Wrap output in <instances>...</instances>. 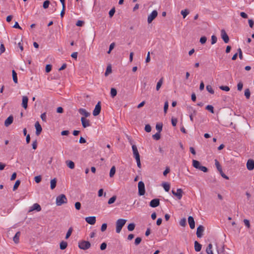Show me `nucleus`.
Returning a JSON list of instances; mask_svg holds the SVG:
<instances>
[{
    "label": "nucleus",
    "mask_w": 254,
    "mask_h": 254,
    "mask_svg": "<svg viewBox=\"0 0 254 254\" xmlns=\"http://www.w3.org/2000/svg\"><path fill=\"white\" fill-rule=\"evenodd\" d=\"M12 78H13V80L14 82L15 83H17V73L14 70H12Z\"/></svg>",
    "instance_id": "c85d7f7f"
},
{
    "label": "nucleus",
    "mask_w": 254,
    "mask_h": 254,
    "mask_svg": "<svg viewBox=\"0 0 254 254\" xmlns=\"http://www.w3.org/2000/svg\"><path fill=\"white\" fill-rule=\"evenodd\" d=\"M106 247H107V244L105 242L103 243L102 244H101V246H100V249L101 250L103 251V250H104L106 249Z\"/></svg>",
    "instance_id": "69168bd1"
},
{
    "label": "nucleus",
    "mask_w": 254,
    "mask_h": 254,
    "mask_svg": "<svg viewBox=\"0 0 254 254\" xmlns=\"http://www.w3.org/2000/svg\"><path fill=\"white\" fill-rule=\"evenodd\" d=\"M212 245L211 244H209L206 249V252L207 254H213V251H212Z\"/></svg>",
    "instance_id": "393cba45"
},
{
    "label": "nucleus",
    "mask_w": 254,
    "mask_h": 254,
    "mask_svg": "<svg viewBox=\"0 0 254 254\" xmlns=\"http://www.w3.org/2000/svg\"><path fill=\"white\" fill-rule=\"evenodd\" d=\"M81 122L82 127L84 128L90 126V121L89 120L86 119L84 117H81Z\"/></svg>",
    "instance_id": "4468645a"
},
{
    "label": "nucleus",
    "mask_w": 254,
    "mask_h": 254,
    "mask_svg": "<svg viewBox=\"0 0 254 254\" xmlns=\"http://www.w3.org/2000/svg\"><path fill=\"white\" fill-rule=\"evenodd\" d=\"M160 204V200L158 198H155L151 200L149 205L152 207H156Z\"/></svg>",
    "instance_id": "ddd939ff"
},
{
    "label": "nucleus",
    "mask_w": 254,
    "mask_h": 254,
    "mask_svg": "<svg viewBox=\"0 0 254 254\" xmlns=\"http://www.w3.org/2000/svg\"><path fill=\"white\" fill-rule=\"evenodd\" d=\"M180 225L181 226L185 227L186 225V218L182 219L180 221Z\"/></svg>",
    "instance_id": "de8ad7c7"
},
{
    "label": "nucleus",
    "mask_w": 254,
    "mask_h": 254,
    "mask_svg": "<svg viewBox=\"0 0 254 254\" xmlns=\"http://www.w3.org/2000/svg\"><path fill=\"white\" fill-rule=\"evenodd\" d=\"M206 110L209 111L211 113H214V108L213 107L212 105H207L206 108Z\"/></svg>",
    "instance_id": "37998d69"
},
{
    "label": "nucleus",
    "mask_w": 254,
    "mask_h": 254,
    "mask_svg": "<svg viewBox=\"0 0 254 254\" xmlns=\"http://www.w3.org/2000/svg\"><path fill=\"white\" fill-rule=\"evenodd\" d=\"M127 220L124 219H119L116 222V231L117 233H120L122 228L125 225Z\"/></svg>",
    "instance_id": "f03ea898"
},
{
    "label": "nucleus",
    "mask_w": 254,
    "mask_h": 254,
    "mask_svg": "<svg viewBox=\"0 0 254 254\" xmlns=\"http://www.w3.org/2000/svg\"><path fill=\"white\" fill-rule=\"evenodd\" d=\"M28 101V98L27 96H24L22 97V106L25 109H26L27 108Z\"/></svg>",
    "instance_id": "412c9836"
},
{
    "label": "nucleus",
    "mask_w": 254,
    "mask_h": 254,
    "mask_svg": "<svg viewBox=\"0 0 254 254\" xmlns=\"http://www.w3.org/2000/svg\"><path fill=\"white\" fill-rule=\"evenodd\" d=\"M138 194L143 195L145 192L144 184L142 181L139 182L138 184Z\"/></svg>",
    "instance_id": "423d86ee"
},
{
    "label": "nucleus",
    "mask_w": 254,
    "mask_h": 254,
    "mask_svg": "<svg viewBox=\"0 0 254 254\" xmlns=\"http://www.w3.org/2000/svg\"><path fill=\"white\" fill-rule=\"evenodd\" d=\"M243 83L242 81H240L237 84V89L239 91H241L243 89Z\"/></svg>",
    "instance_id": "49530a36"
},
{
    "label": "nucleus",
    "mask_w": 254,
    "mask_h": 254,
    "mask_svg": "<svg viewBox=\"0 0 254 254\" xmlns=\"http://www.w3.org/2000/svg\"><path fill=\"white\" fill-rule=\"evenodd\" d=\"M91 244L89 242L81 241L78 243V247L80 249L86 250L90 248Z\"/></svg>",
    "instance_id": "39448f33"
},
{
    "label": "nucleus",
    "mask_w": 254,
    "mask_h": 254,
    "mask_svg": "<svg viewBox=\"0 0 254 254\" xmlns=\"http://www.w3.org/2000/svg\"><path fill=\"white\" fill-rule=\"evenodd\" d=\"M168 102L167 101L165 102L164 106V111L165 114L167 113V110L168 109Z\"/></svg>",
    "instance_id": "052dcab7"
},
{
    "label": "nucleus",
    "mask_w": 254,
    "mask_h": 254,
    "mask_svg": "<svg viewBox=\"0 0 254 254\" xmlns=\"http://www.w3.org/2000/svg\"><path fill=\"white\" fill-rule=\"evenodd\" d=\"M49 4H50V1L49 0H45L44 2L43 5L44 8H45V9L47 8L49 6Z\"/></svg>",
    "instance_id": "09e8293b"
},
{
    "label": "nucleus",
    "mask_w": 254,
    "mask_h": 254,
    "mask_svg": "<svg viewBox=\"0 0 254 254\" xmlns=\"http://www.w3.org/2000/svg\"><path fill=\"white\" fill-rule=\"evenodd\" d=\"M107 225L106 223H103L102 226H101V231L102 232H104L106 229H107Z\"/></svg>",
    "instance_id": "680f3d73"
},
{
    "label": "nucleus",
    "mask_w": 254,
    "mask_h": 254,
    "mask_svg": "<svg viewBox=\"0 0 254 254\" xmlns=\"http://www.w3.org/2000/svg\"><path fill=\"white\" fill-rule=\"evenodd\" d=\"M67 243L66 242L62 241L60 245V248L61 250H64L66 248Z\"/></svg>",
    "instance_id": "bb28decb"
},
{
    "label": "nucleus",
    "mask_w": 254,
    "mask_h": 254,
    "mask_svg": "<svg viewBox=\"0 0 254 254\" xmlns=\"http://www.w3.org/2000/svg\"><path fill=\"white\" fill-rule=\"evenodd\" d=\"M220 88L225 91H229L230 90V88L227 86H221Z\"/></svg>",
    "instance_id": "13d9d810"
},
{
    "label": "nucleus",
    "mask_w": 254,
    "mask_h": 254,
    "mask_svg": "<svg viewBox=\"0 0 254 254\" xmlns=\"http://www.w3.org/2000/svg\"><path fill=\"white\" fill-rule=\"evenodd\" d=\"M238 54H239V58L241 59V60H242L243 59V54H242V50L241 49V48H239L238 49Z\"/></svg>",
    "instance_id": "774afa93"
},
{
    "label": "nucleus",
    "mask_w": 254,
    "mask_h": 254,
    "mask_svg": "<svg viewBox=\"0 0 254 254\" xmlns=\"http://www.w3.org/2000/svg\"><path fill=\"white\" fill-rule=\"evenodd\" d=\"M35 127L36 128V134L37 135H39L42 130L41 126L38 122H36L35 124Z\"/></svg>",
    "instance_id": "dca6fc26"
},
{
    "label": "nucleus",
    "mask_w": 254,
    "mask_h": 254,
    "mask_svg": "<svg viewBox=\"0 0 254 254\" xmlns=\"http://www.w3.org/2000/svg\"><path fill=\"white\" fill-rule=\"evenodd\" d=\"M67 203V198L64 194H61L56 198V204L58 206H61L62 204Z\"/></svg>",
    "instance_id": "7ed1b4c3"
},
{
    "label": "nucleus",
    "mask_w": 254,
    "mask_h": 254,
    "mask_svg": "<svg viewBox=\"0 0 254 254\" xmlns=\"http://www.w3.org/2000/svg\"><path fill=\"white\" fill-rule=\"evenodd\" d=\"M115 173H116V168L114 166H113L111 168L110 171V177L111 178L113 177L114 176Z\"/></svg>",
    "instance_id": "473e14b6"
},
{
    "label": "nucleus",
    "mask_w": 254,
    "mask_h": 254,
    "mask_svg": "<svg viewBox=\"0 0 254 254\" xmlns=\"http://www.w3.org/2000/svg\"><path fill=\"white\" fill-rule=\"evenodd\" d=\"M42 177L40 175L35 177L34 180L36 183H39L41 181Z\"/></svg>",
    "instance_id": "8fccbe9b"
},
{
    "label": "nucleus",
    "mask_w": 254,
    "mask_h": 254,
    "mask_svg": "<svg viewBox=\"0 0 254 254\" xmlns=\"http://www.w3.org/2000/svg\"><path fill=\"white\" fill-rule=\"evenodd\" d=\"M52 69V65L51 64H47L46 66V72H49Z\"/></svg>",
    "instance_id": "bf43d9fd"
},
{
    "label": "nucleus",
    "mask_w": 254,
    "mask_h": 254,
    "mask_svg": "<svg viewBox=\"0 0 254 254\" xmlns=\"http://www.w3.org/2000/svg\"><path fill=\"white\" fill-rule=\"evenodd\" d=\"M251 92L249 89H246L245 91V96L247 99H249L250 97Z\"/></svg>",
    "instance_id": "4c0bfd02"
},
{
    "label": "nucleus",
    "mask_w": 254,
    "mask_h": 254,
    "mask_svg": "<svg viewBox=\"0 0 254 254\" xmlns=\"http://www.w3.org/2000/svg\"><path fill=\"white\" fill-rule=\"evenodd\" d=\"M158 12L157 10H153L148 16L147 22L148 23H151L152 21L157 16Z\"/></svg>",
    "instance_id": "6e6552de"
},
{
    "label": "nucleus",
    "mask_w": 254,
    "mask_h": 254,
    "mask_svg": "<svg viewBox=\"0 0 254 254\" xmlns=\"http://www.w3.org/2000/svg\"><path fill=\"white\" fill-rule=\"evenodd\" d=\"M72 232V228L71 227L69 228L68 230L66 236H65V239H67L71 235Z\"/></svg>",
    "instance_id": "58836bf2"
},
{
    "label": "nucleus",
    "mask_w": 254,
    "mask_h": 254,
    "mask_svg": "<svg viewBox=\"0 0 254 254\" xmlns=\"http://www.w3.org/2000/svg\"><path fill=\"white\" fill-rule=\"evenodd\" d=\"M112 72V68L111 65H108L106 68V72L105 73V75L106 76H108L109 73Z\"/></svg>",
    "instance_id": "c9c22d12"
},
{
    "label": "nucleus",
    "mask_w": 254,
    "mask_h": 254,
    "mask_svg": "<svg viewBox=\"0 0 254 254\" xmlns=\"http://www.w3.org/2000/svg\"><path fill=\"white\" fill-rule=\"evenodd\" d=\"M144 129L147 132H149L151 130V127L149 125H145Z\"/></svg>",
    "instance_id": "6e6d98bb"
},
{
    "label": "nucleus",
    "mask_w": 254,
    "mask_h": 254,
    "mask_svg": "<svg viewBox=\"0 0 254 254\" xmlns=\"http://www.w3.org/2000/svg\"><path fill=\"white\" fill-rule=\"evenodd\" d=\"M101 110V102L99 101L95 106V107L93 111V115L94 116H97L99 115Z\"/></svg>",
    "instance_id": "1a4fd4ad"
},
{
    "label": "nucleus",
    "mask_w": 254,
    "mask_h": 254,
    "mask_svg": "<svg viewBox=\"0 0 254 254\" xmlns=\"http://www.w3.org/2000/svg\"><path fill=\"white\" fill-rule=\"evenodd\" d=\"M162 186L164 188L166 191H169L170 189V185L167 183H164L162 184Z\"/></svg>",
    "instance_id": "7c9ffc66"
},
{
    "label": "nucleus",
    "mask_w": 254,
    "mask_h": 254,
    "mask_svg": "<svg viewBox=\"0 0 254 254\" xmlns=\"http://www.w3.org/2000/svg\"><path fill=\"white\" fill-rule=\"evenodd\" d=\"M34 210H36L37 212H39L41 210V206L37 203H34L32 206H31L28 210V212H31Z\"/></svg>",
    "instance_id": "9d476101"
},
{
    "label": "nucleus",
    "mask_w": 254,
    "mask_h": 254,
    "mask_svg": "<svg viewBox=\"0 0 254 254\" xmlns=\"http://www.w3.org/2000/svg\"><path fill=\"white\" fill-rule=\"evenodd\" d=\"M57 180L56 178L51 180V189L52 190L54 189L56 186Z\"/></svg>",
    "instance_id": "cd10ccee"
},
{
    "label": "nucleus",
    "mask_w": 254,
    "mask_h": 254,
    "mask_svg": "<svg viewBox=\"0 0 254 254\" xmlns=\"http://www.w3.org/2000/svg\"><path fill=\"white\" fill-rule=\"evenodd\" d=\"M132 151H133V156L135 157V160L136 161L137 165L138 167L141 168L140 155H139V152L138 151L136 146L135 145H133L132 146Z\"/></svg>",
    "instance_id": "f257e3e1"
},
{
    "label": "nucleus",
    "mask_w": 254,
    "mask_h": 254,
    "mask_svg": "<svg viewBox=\"0 0 254 254\" xmlns=\"http://www.w3.org/2000/svg\"><path fill=\"white\" fill-rule=\"evenodd\" d=\"M188 222L191 229L195 227V222L192 216H189L188 218Z\"/></svg>",
    "instance_id": "aec40b11"
},
{
    "label": "nucleus",
    "mask_w": 254,
    "mask_h": 254,
    "mask_svg": "<svg viewBox=\"0 0 254 254\" xmlns=\"http://www.w3.org/2000/svg\"><path fill=\"white\" fill-rule=\"evenodd\" d=\"M217 37L215 35H212L211 36V44L213 45L217 42Z\"/></svg>",
    "instance_id": "603ef678"
},
{
    "label": "nucleus",
    "mask_w": 254,
    "mask_h": 254,
    "mask_svg": "<svg viewBox=\"0 0 254 254\" xmlns=\"http://www.w3.org/2000/svg\"><path fill=\"white\" fill-rule=\"evenodd\" d=\"M202 246L197 241L194 242V250L196 252H199L201 249Z\"/></svg>",
    "instance_id": "5701e85b"
},
{
    "label": "nucleus",
    "mask_w": 254,
    "mask_h": 254,
    "mask_svg": "<svg viewBox=\"0 0 254 254\" xmlns=\"http://www.w3.org/2000/svg\"><path fill=\"white\" fill-rule=\"evenodd\" d=\"M171 122H172V126L174 127H175L178 122V120L177 118H172Z\"/></svg>",
    "instance_id": "3c124183"
},
{
    "label": "nucleus",
    "mask_w": 254,
    "mask_h": 254,
    "mask_svg": "<svg viewBox=\"0 0 254 254\" xmlns=\"http://www.w3.org/2000/svg\"><path fill=\"white\" fill-rule=\"evenodd\" d=\"M66 164L67 166L71 169H73L75 167L74 163L73 161L70 160H67L66 161Z\"/></svg>",
    "instance_id": "b1692460"
},
{
    "label": "nucleus",
    "mask_w": 254,
    "mask_h": 254,
    "mask_svg": "<svg viewBox=\"0 0 254 254\" xmlns=\"http://www.w3.org/2000/svg\"><path fill=\"white\" fill-rule=\"evenodd\" d=\"M85 221L89 224L94 225L96 222L95 216H89L85 218Z\"/></svg>",
    "instance_id": "f3484780"
},
{
    "label": "nucleus",
    "mask_w": 254,
    "mask_h": 254,
    "mask_svg": "<svg viewBox=\"0 0 254 254\" xmlns=\"http://www.w3.org/2000/svg\"><path fill=\"white\" fill-rule=\"evenodd\" d=\"M215 165L219 172H222V167L217 159L215 160Z\"/></svg>",
    "instance_id": "c756f323"
},
{
    "label": "nucleus",
    "mask_w": 254,
    "mask_h": 254,
    "mask_svg": "<svg viewBox=\"0 0 254 254\" xmlns=\"http://www.w3.org/2000/svg\"><path fill=\"white\" fill-rule=\"evenodd\" d=\"M206 40H207L206 37L205 36H202L200 39V42L202 44H204L206 43Z\"/></svg>",
    "instance_id": "5fc2aeb1"
},
{
    "label": "nucleus",
    "mask_w": 254,
    "mask_h": 254,
    "mask_svg": "<svg viewBox=\"0 0 254 254\" xmlns=\"http://www.w3.org/2000/svg\"><path fill=\"white\" fill-rule=\"evenodd\" d=\"M172 194L175 195L178 199H181L182 198L183 194V191L181 189H178L177 191L174 189L172 190Z\"/></svg>",
    "instance_id": "0eeeda50"
},
{
    "label": "nucleus",
    "mask_w": 254,
    "mask_h": 254,
    "mask_svg": "<svg viewBox=\"0 0 254 254\" xmlns=\"http://www.w3.org/2000/svg\"><path fill=\"white\" fill-rule=\"evenodd\" d=\"M141 241V238L140 237H137L135 239L134 244L137 246L140 243Z\"/></svg>",
    "instance_id": "864d4df0"
},
{
    "label": "nucleus",
    "mask_w": 254,
    "mask_h": 254,
    "mask_svg": "<svg viewBox=\"0 0 254 254\" xmlns=\"http://www.w3.org/2000/svg\"><path fill=\"white\" fill-rule=\"evenodd\" d=\"M206 90L211 94H214V91L211 85H208L206 87Z\"/></svg>",
    "instance_id": "79ce46f5"
},
{
    "label": "nucleus",
    "mask_w": 254,
    "mask_h": 254,
    "mask_svg": "<svg viewBox=\"0 0 254 254\" xmlns=\"http://www.w3.org/2000/svg\"><path fill=\"white\" fill-rule=\"evenodd\" d=\"M181 14L183 16V18H185L189 13V11L187 9L183 10L181 11Z\"/></svg>",
    "instance_id": "a19ab883"
},
{
    "label": "nucleus",
    "mask_w": 254,
    "mask_h": 254,
    "mask_svg": "<svg viewBox=\"0 0 254 254\" xmlns=\"http://www.w3.org/2000/svg\"><path fill=\"white\" fill-rule=\"evenodd\" d=\"M117 92L115 88H112L111 89V96L112 97H114L117 95Z\"/></svg>",
    "instance_id": "e433bc0d"
},
{
    "label": "nucleus",
    "mask_w": 254,
    "mask_h": 254,
    "mask_svg": "<svg viewBox=\"0 0 254 254\" xmlns=\"http://www.w3.org/2000/svg\"><path fill=\"white\" fill-rule=\"evenodd\" d=\"M116 11L115 7H113L109 11V15L110 18L112 17Z\"/></svg>",
    "instance_id": "ea45409f"
},
{
    "label": "nucleus",
    "mask_w": 254,
    "mask_h": 254,
    "mask_svg": "<svg viewBox=\"0 0 254 254\" xmlns=\"http://www.w3.org/2000/svg\"><path fill=\"white\" fill-rule=\"evenodd\" d=\"M41 118L42 119V120L45 122H46L47 121L46 120V113H44L43 114H41Z\"/></svg>",
    "instance_id": "e2e57ef3"
},
{
    "label": "nucleus",
    "mask_w": 254,
    "mask_h": 254,
    "mask_svg": "<svg viewBox=\"0 0 254 254\" xmlns=\"http://www.w3.org/2000/svg\"><path fill=\"white\" fill-rule=\"evenodd\" d=\"M160 132H157L155 134L153 135L152 137H153V139H154L156 140H159L160 138Z\"/></svg>",
    "instance_id": "c03bdc74"
},
{
    "label": "nucleus",
    "mask_w": 254,
    "mask_h": 254,
    "mask_svg": "<svg viewBox=\"0 0 254 254\" xmlns=\"http://www.w3.org/2000/svg\"><path fill=\"white\" fill-rule=\"evenodd\" d=\"M116 199H117V196L116 195L112 196L108 200V203L109 204H111L114 203L115 201H116Z\"/></svg>",
    "instance_id": "72a5a7b5"
},
{
    "label": "nucleus",
    "mask_w": 254,
    "mask_h": 254,
    "mask_svg": "<svg viewBox=\"0 0 254 254\" xmlns=\"http://www.w3.org/2000/svg\"><path fill=\"white\" fill-rule=\"evenodd\" d=\"M192 166L194 168L202 171L203 172L206 173L208 172V169L205 166H201L200 165V163L198 161L193 160Z\"/></svg>",
    "instance_id": "20e7f679"
},
{
    "label": "nucleus",
    "mask_w": 254,
    "mask_h": 254,
    "mask_svg": "<svg viewBox=\"0 0 254 254\" xmlns=\"http://www.w3.org/2000/svg\"><path fill=\"white\" fill-rule=\"evenodd\" d=\"M13 121V118L12 116H9L4 122V126L5 127H8L10 125H11Z\"/></svg>",
    "instance_id": "6ab92c4d"
},
{
    "label": "nucleus",
    "mask_w": 254,
    "mask_h": 254,
    "mask_svg": "<svg viewBox=\"0 0 254 254\" xmlns=\"http://www.w3.org/2000/svg\"><path fill=\"white\" fill-rule=\"evenodd\" d=\"M221 37H222V39L223 40L224 42L225 43H228L229 41V36H228L227 34L226 33V31H225V30H224V29L221 30Z\"/></svg>",
    "instance_id": "9b49d317"
},
{
    "label": "nucleus",
    "mask_w": 254,
    "mask_h": 254,
    "mask_svg": "<svg viewBox=\"0 0 254 254\" xmlns=\"http://www.w3.org/2000/svg\"><path fill=\"white\" fill-rule=\"evenodd\" d=\"M204 230V228L202 225H199L197 227L196 234L198 238L202 237Z\"/></svg>",
    "instance_id": "f8f14e48"
},
{
    "label": "nucleus",
    "mask_w": 254,
    "mask_h": 254,
    "mask_svg": "<svg viewBox=\"0 0 254 254\" xmlns=\"http://www.w3.org/2000/svg\"><path fill=\"white\" fill-rule=\"evenodd\" d=\"M163 124H157L156 125V128L158 132H160L162 130Z\"/></svg>",
    "instance_id": "f704fd0d"
},
{
    "label": "nucleus",
    "mask_w": 254,
    "mask_h": 254,
    "mask_svg": "<svg viewBox=\"0 0 254 254\" xmlns=\"http://www.w3.org/2000/svg\"><path fill=\"white\" fill-rule=\"evenodd\" d=\"M135 227V225L134 223H132L128 224L127 226V229L129 231H133Z\"/></svg>",
    "instance_id": "2f4dec72"
},
{
    "label": "nucleus",
    "mask_w": 254,
    "mask_h": 254,
    "mask_svg": "<svg viewBox=\"0 0 254 254\" xmlns=\"http://www.w3.org/2000/svg\"><path fill=\"white\" fill-rule=\"evenodd\" d=\"M20 184V181L19 180H17L15 182V184H14V185L13 186V190H16L18 188V187H19Z\"/></svg>",
    "instance_id": "a18cd8bd"
},
{
    "label": "nucleus",
    "mask_w": 254,
    "mask_h": 254,
    "mask_svg": "<svg viewBox=\"0 0 254 254\" xmlns=\"http://www.w3.org/2000/svg\"><path fill=\"white\" fill-rule=\"evenodd\" d=\"M20 236V232L18 231L15 234V236L13 238V240L15 244H18L19 243Z\"/></svg>",
    "instance_id": "4be33fe9"
},
{
    "label": "nucleus",
    "mask_w": 254,
    "mask_h": 254,
    "mask_svg": "<svg viewBox=\"0 0 254 254\" xmlns=\"http://www.w3.org/2000/svg\"><path fill=\"white\" fill-rule=\"evenodd\" d=\"M247 168L249 170H252L254 169V160L249 159L247 162Z\"/></svg>",
    "instance_id": "2eb2a0df"
},
{
    "label": "nucleus",
    "mask_w": 254,
    "mask_h": 254,
    "mask_svg": "<svg viewBox=\"0 0 254 254\" xmlns=\"http://www.w3.org/2000/svg\"><path fill=\"white\" fill-rule=\"evenodd\" d=\"M163 78L162 77L159 79V80L158 81V82L157 83L156 88L157 91H158L160 89V87H161V86L163 84Z\"/></svg>",
    "instance_id": "a878e982"
},
{
    "label": "nucleus",
    "mask_w": 254,
    "mask_h": 254,
    "mask_svg": "<svg viewBox=\"0 0 254 254\" xmlns=\"http://www.w3.org/2000/svg\"><path fill=\"white\" fill-rule=\"evenodd\" d=\"M115 45V43H112L110 44V47H109V50L107 52L108 54H110L111 53V51L114 49Z\"/></svg>",
    "instance_id": "4d7b16f0"
},
{
    "label": "nucleus",
    "mask_w": 254,
    "mask_h": 254,
    "mask_svg": "<svg viewBox=\"0 0 254 254\" xmlns=\"http://www.w3.org/2000/svg\"><path fill=\"white\" fill-rule=\"evenodd\" d=\"M244 223L245 224V225L248 228H249L250 227V221L248 219H244Z\"/></svg>",
    "instance_id": "338daca9"
},
{
    "label": "nucleus",
    "mask_w": 254,
    "mask_h": 254,
    "mask_svg": "<svg viewBox=\"0 0 254 254\" xmlns=\"http://www.w3.org/2000/svg\"><path fill=\"white\" fill-rule=\"evenodd\" d=\"M78 112L80 114L83 115L85 118L90 116V114L83 108L78 109Z\"/></svg>",
    "instance_id": "a211bd4d"
},
{
    "label": "nucleus",
    "mask_w": 254,
    "mask_h": 254,
    "mask_svg": "<svg viewBox=\"0 0 254 254\" xmlns=\"http://www.w3.org/2000/svg\"><path fill=\"white\" fill-rule=\"evenodd\" d=\"M75 207L76 209L79 210L81 208V203L79 202H76L75 203Z\"/></svg>",
    "instance_id": "0e129e2a"
}]
</instances>
